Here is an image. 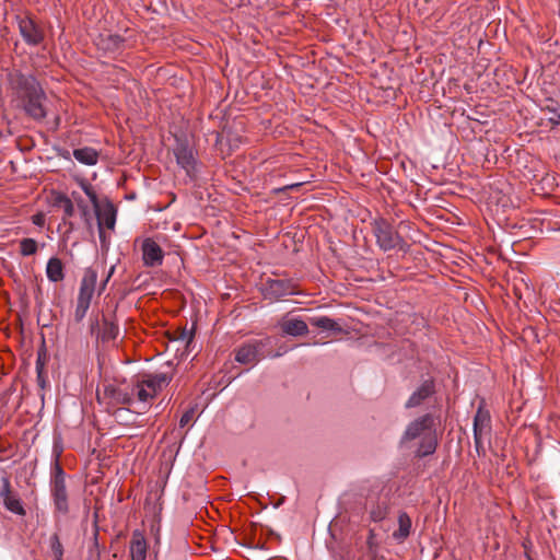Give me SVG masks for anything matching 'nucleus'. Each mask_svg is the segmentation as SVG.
<instances>
[{
    "label": "nucleus",
    "mask_w": 560,
    "mask_h": 560,
    "mask_svg": "<svg viewBox=\"0 0 560 560\" xmlns=\"http://www.w3.org/2000/svg\"><path fill=\"white\" fill-rule=\"evenodd\" d=\"M96 282L97 272L92 268H88L84 271L80 282L78 299H83L84 301L91 302L95 291Z\"/></svg>",
    "instance_id": "nucleus-13"
},
{
    "label": "nucleus",
    "mask_w": 560,
    "mask_h": 560,
    "mask_svg": "<svg viewBox=\"0 0 560 560\" xmlns=\"http://www.w3.org/2000/svg\"><path fill=\"white\" fill-rule=\"evenodd\" d=\"M418 439L420 440L419 447L416 451L418 457H425L435 452L438 441L434 434V420L429 413L407 424L399 444L401 447H409V444Z\"/></svg>",
    "instance_id": "nucleus-2"
},
{
    "label": "nucleus",
    "mask_w": 560,
    "mask_h": 560,
    "mask_svg": "<svg viewBox=\"0 0 560 560\" xmlns=\"http://www.w3.org/2000/svg\"><path fill=\"white\" fill-rule=\"evenodd\" d=\"M103 220H104L105 225L108 229H114L115 223H116V213H115V211L110 209V210L104 212Z\"/></svg>",
    "instance_id": "nucleus-31"
},
{
    "label": "nucleus",
    "mask_w": 560,
    "mask_h": 560,
    "mask_svg": "<svg viewBox=\"0 0 560 560\" xmlns=\"http://www.w3.org/2000/svg\"><path fill=\"white\" fill-rule=\"evenodd\" d=\"M387 516V506L383 504H376L370 511V517L373 522H382Z\"/></svg>",
    "instance_id": "nucleus-26"
},
{
    "label": "nucleus",
    "mask_w": 560,
    "mask_h": 560,
    "mask_svg": "<svg viewBox=\"0 0 560 560\" xmlns=\"http://www.w3.org/2000/svg\"><path fill=\"white\" fill-rule=\"evenodd\" d=\"M18 25L23 40L30 46H37L44 40V33L30 18H18Z\"/></svg>",
    "instance_id": "nucleus-7"
},
{
    "label": "nucleus",
    "mask_w": 560,
    "mask_h": 560,
    "mask_svg": "<svg viewBox=\"0 0 560 560\" xmlns=\"http://www.w3.org/2000/svg\"><path fill=\"white\" fill-rule=\"evenodd\" d=\"M90 304L91 302L89 301H84L83 299H77V305L74 311L75 322H81L85 317L90 308Z\"/></svg>",
    "instance_id": "nucleus-25"
},
{
    "label": "nucleus",
    "mask_w": 560,
    "mask_h": 560,
    "mask_svg": "<svg viewBox=\"0 0 560 560\" xmlns=\"http://www.w3.org/2000/svg\"><path fill=\"white\" fill-rule=\"evenodd\" d=\"M50 548L56 557V560H62L63 548L57 535L51 537Z\"/></svg>",
    "instance_id": "nucleus-30"
},
{
    "label": "nucleus",
    "mask_w": 560,
    "mask_h": 560,
    "mask_svg": "<svg viewBox=\"0 0 560 560\" xmlns=\"http://www.w3.org/2000/svg\"><path fill=\"white\" fill-rule=\"evenodd\" d=\"M491 417L488 410L480 405L474 417V440L476 450L479 451L483 445V440L490 432Z\"/></svg>",
    "instance_id": "nucleus-5"
},
{
    "label": "nucleus",
    "mask_w": 560,
    "mask_h": 560,
    "mask_svg": "<svg viewBox=\"0 0 560 560\" xmlns=\"http://www.w3.org/2000/svg\"><path fill=\"white\" fill-rule=\"evenodd\" d=\"M66 480V474L63 471V469L61 468L58 459L55 460L54 463V466H52V478L51 480Z\"/></svg>",
    "instance_id": "nucleus-32"
},
{
    "label": "nucleus",
    "mask_w": 560,
    "mask_h": 560,
    "mask_svg": "<svg viewBox=\"0 0 560 560\" xmlns=\"http://www.w3.org/2000/svg\"><path fill=\"white\" fill-rule=\"evenodd\" d=\"M0 498L3 499L4 508L20 516H24L26 511L23 506L21 499L18 495L12 494L11 481L8 476L1 478Z\"/></svg>",
    "instance_id": "nucleus-6"
},
{
    "label": "nucleus",
    "mask_w": 560,
    "mask_h": 560,
    "mask_svg": "<svg viewBox=\"0 0 560 560\" xmlns=\"http://www.w3.org/2000/svg\"><path fill=\"white\" fill-rule=\"evenodd\" d=\"M260 342L252 341L240 347L235 354V360L242 364L255 363L258 359Z\"/></svg>",
    "instance_id": "nucleus-14"
},
{
    "label": "nucleus",
    "mask_w": 560,
    "mask_h": 560,
    "mask_svg": "<svg viewBox=\"0 0 560 560\" xmlns=\"http://www.w3.org/2000/svg\"><path fill=\"white\" fill-rule=\"evenodd\" d=\"M63 208H65V213L68 217H71L73 214L74 208H73V205L70 199H68V198L66 199Z\"/></svg>",
    "instance_id": "nucleus-35"
},
{
    "label": "nucleus",
    "mask_w": 560,
    "mask_h": 560,
    "mask_svg": "<svg viewBox=\"0 0 560 560\" xmlns=\"http://www.w3.org/2000/svg\"><path fill=\"white\" fill-rule=\"evenodd\" d=\"M173 152L176 158L177 165L185 171L186 175L190 179H195L197 176V160L194 149L185 139L176 138Z\"/></svg>",
    "instance_id": "nucleus-4"
},
{
    "label": "nucleus",
    "mask_w": 560,
    "mask_h": 560,
    "mask_svg": "<svg viewBox=\"0 0 560 560\" xmlns=\"http://www.w3.org/2000/svg\"><path fill=\"white\" fill-rule=\"evenodd\" d=\"M411 520L407 513L402 512L398 516V529L393 533L397 541H404L410 534Z\"/></svg>",
    "instance_id": "nucleus-21"
},
{
    "label": "nucleus",
    "mask_w": 560,
    "mask_h": 560,
    "mask_svg": "<svg viewBox=\"0 0 560 560\" xmlns=\"http://www.w3.org/2000/svg\"><path fill=\"white\" fill-rule=\"evenodd\" d=\"M142 261L145 267H158L163 264L164 252L161 246L150 237L143 240L141 245Z\"/></svg>",
    "instance_id": "nucleus-8"
},
{
    "label": "nucleus",
    "mask_w": 560,
    "mask_h": 560,
    "mask_svg": "<svg viewBox=\"0 0 560 560\" xmlns=\"http://www.w3.org/2000/svg\"><path fill=\"white\" fill-rule=\"evenodd\" d=\"M542 109L552 115L549 120L553 125H560V96L546 98Z\"/></svg>",
    "instance_id": "nucleus-22"
},
{
    "label": "nucleus",
    "mask_w": 560,
    "mask_h": 560,
    "mask_svg": "<svg viewBox=\"0 0 560 560\" xmlns=\"http://www.w3.org/2000/svg\"><path fill=\"white\" fill-rule=\"evenodd\" d=\"M46 276L50 282H60L65 279L63 264L58 257H51L46 265Z\"/></svg>",
    "instance_id": "nucleus-17"
},
{
    "label": "nucleus",
    "mask_w": 560,
    "mask_h": 560,
    "mask_svg": "<svg viewBox=\"0 0 560 560\" xmlns=\"http://www.w3.org/2000/svg\"><path fill=\"white\" fill-rule=\"evenodd\" d=\"M265 299L278 300L287 295L293 294L290 283L285 280L268 279L261 288Z\"/></svg>",
    "instance_id": "nucleus-9"
},
{
    "label": "nucleus",
    "mask_w": 560,
    "mask_h": 560,
    "mask_svg": "<svg viewBox=\"0 0 560 560\" xmlns=\"http://www.w3.org/2000/svg\"><path fill=\"white\" fill-rule=\"evenodd\" d=\"M11 83L25 114L34 120H43L47 116V97L36 78L16 73L11 78Z\"/></svg>",
    "instance_id": "nucleus-1"
},
{
    "label": "nucleus",
    "mask_w": 560,
    "mask_h": 560,
    "mask_svg": "<svg viewBox=\"0 0 560 560\" xmlns=\"http://www.w3.org/2000/svg\"><path fill=\"white\" fill-rule=\"evenodd\" d=\"M32 222H33V224H35L37 226H43L45 223L44 214H42V213L34 214L32 217Z\"/></svg>",
    "instance_id": "nucleus-34"
},
{
    "label": "nucleus",
    "mask_w": 560,
    "mask_h": 560,
    "mask_svg": "<svg viewBox=\"0 0 560 560\" xmlns=\"http://www.w3.org/2000/svg\"><path fill=\"white\" fill-rule=\"evenodd\" d=\"M50 492L56 510L61 514H67L69 511V504L66 480H51Z\"/></svg>",
    "instance_id": "nucleus-11"
},
{
    "label": "nucleus",
    "mask_w": 560,
    "mask_h": 560,
    "mask_svg": "<svg viewBox=\"0 0 560 560\" xmlns=\"http://www.w3.org/2000/svg\"><path fill=\"white\" fill-rule=\"evenodd\" d=\"M312 325L316 326L318 328H322L324 330H331V331H337V332H340L342 330L341 327L339 326V324L335 319L327 317V316H318V317L313 318Z\"/></svg>",
    "instance_id": "nucleus-23"
},
{
    "label": "nucleus",
    "mask_w": 560,
    "mask_h": 560,
    "mask_svg": "<svg viewBox=\"0 0 560 560\" xmlns=\"http://www.w3.org/2000/svg\"><path fill=\"white\" fill-rule=\"evenodd\" d=\"M194 336H195V332H194V329H187V328H184L179 336L176 338V341L185 345V348L187 349L189 347V345L194 340Z\"/></svg>",
    "instance_id": "nucleus-27"
},
{
    "label": "nucleus",
    "mask_w": 560,
    "mask_h": 560,
    "mask_svg": "<svg viewBox=\"0 0 560 560\" xmlns=\"http://www.w3.org/2000/svg\"><path fill=\"white\" fill-rule=\"evenodd\" d=\"M194 413H195V409L194 408H190V409L186 410L182 415V417L179 419V427L180 428H185L190 422V420L192 419Z\"/></svg>",
    "instance_id": "nucleus-33"
},
{
    "label": "nucleus",
    "mask_w": 560,
    "mask_h": 560,
    "mask_svg": "<svg viewBox=\"0 0 560 560\" xmlns=\"http://www.w3.org/2000/svg\"><path fill=\"white\" fill-rule=\"evenodd\" d=\"M172 381V375L159 372L154 374H149L143 378V382L147 384V387L150 389H154L155 396L162 392L164 387H166Z\"/></svg>",
    "instance_id": "nucleus-15"
},
{
    "label": "nucleus",
    "mask_w": 560,
    "mask_h": 560,
    "mask_svg": "<svg viewBox=\"0 0 560 560\" xmlns=\"http://www.w3.org/2000/svg\"><path fill=\"white\" fill-rule=\"evenodd\" d=\"M112 393L118 402L128 404V405L135 402L133 396L131 395V389L129 392H121V390L116 392V390L112 389Z\"/></svg>",
    "instance_id": "nucleus-28"
},
{
    "label": "nucleus",
    "mask_w": 560,
    "mask_h": 560,
    "mask_svg": "<svg viewBox=\"0 0 560 560\" xmlns=\"http://www.w3.org/2000/svg\"><path fill=\"white\" fill-rule=\"evenodd\" d=\"M114 272H115V266H112L108 270L106 278H105V283L108 282L109 278L114 275Z\"/></svg>",
    "instance_id": "nucleus-36"
},
{
    "label": "nucleus",
    "mask_w": 560,
    "mask_h": 560,
    "mask_svg": "<svg viewBox=\"0 0 560 560\" xmlns=\"http://www.w3.org/2000/svg\"><path fill=\"white\" fill-rule=\"evenodd\" d=\"M148 552V544L143 533L139 529L132 532L129 555L130 560H145Z\"/></svg>",
    "instance_id": "nucleus-12"
},
{
    "label": "nucleus",
    "mask_w": 560,
    "mask_h": 560,
    "mask_svg": "<svg viewBox=\"0 0 560 560\" xmlns=\"http://www.w3.org/2000/svg\"><path fill=\"white\" fill-rule=\"evenodd\" d=\"M372 231L376 243L384 252L392 249H404L406 246L402 237L394 231L392 224L383 218L375 219L372 222Z\"/></svg>",
    "instance_id": "nucleus-3"
},
{
    "label": "nucleus",
    "mask_w": 560,
    "mask_h": 560,
    "mask_svg": "<svg viewBox=\"0 0 560 560\" xmlns=\"http://www.w3.org/2000/svg\"><path fill=\"white\" fill-rule=\"evenodd\" d=\"M74 159L84 165H95L98 161V153L93 148H80L73 151Z\"/></svg>",
    "instance_id": "nucleus-20"
},
{
    "label": "nucleus",
    "mask_w": 560,
    "mask_h": 560,
    "mask_svg": "<svg viewBox=\"0 0 560 560\" xmlns=\"http://www.w3.org/2000/svg\"><path fill=\"white\" fill-rule=\"evenodd\" d=\"M37 252V242L34 238H22L20 241V253L22 256H31Z\"/></svg>",
    "instance_id": "nucleus-24"
},
{
    "label": "nucleus",
    "mask_w": 560,
    "mask_h": 560,
    "mask_svg": "<svg viewBox=\"0 0 560 560\" xmlns=\"http://www.w3.org/2000/svg\"><path fill=\"white\" fill-rule=\"evenodd\" d=\"M106 284H107V283H105V280H104V281L102 282V285H101V288H100V291H103V290L105 289Z\"/></svg>",
    "instance_id": "nucleus-37"
},
{
    "label": "nucleus",
    "mask_w": 560,
    "mask_h": 560,
    "mask_svg": "<svg viewBox=\"0 0 560 560\" xmlns=\"http://www.w3.org/2000/svg\"><path fill=\"white\" fill-rule=\"evenodd\" d=\"M80 186H81L82 190L85 192V195L88 196V198L90 199V201L94 206H97L98 198H97V195H96L95 190L93 189V187L89 183H86L84 180H82L80 183Z\"/></svg>",
    "instance_id": "nucleus-29"
},
{
    "label": "nucleus",
    "mask_w": 560,
    "mask_h": 560,
    "mask_svg": "<svg viewBox=\"0 0 560 560\" xmlns=\"http://www.w3.org/2000/svg\"><path fill=\"white\" fill-rule=\"evenodd\" d=\"M295 186H300V184H295V185H290V186H287V188H293Z\"/></svg>",
    "instance_id": "nucleus-38"
},
{
    "label": "nucleus",
    "mask_w": 560,
    "mask_h": 560,
    "mask_svg": "<svg viewBox=\"0 0 560 560\" xmlns=\"http://www.w3.org/2000/svg\"><path fill=\"white\" fill-rule=\"evenodd\" d=\"M281 329L285 335L289 336H303L307 334V324L301 318H290L281 324Z\"/></svg>",
    "instance_id": "nucleus-16"
},
{
    "label": "nucleus",
    "mask_w": 560,
    "mask_h": 560,
    "mask_svg": "<svg viewBox=\"0 0 560 560\" xmlns=\"http://www.w3.org/2000/svg\"><path fill=\"white\" fill-rule=\"evenodd\" d=\"M434 382L432 378L424 380L410 395L408 400L405 404L407 409L416 408L422 405L429 397H431L434 392Z\"/></svg>",
    "instance_id": "nucleus-10"
},
{
    "label": "nucleus",
    "mask_w": 560,
    "mask_h": 560,
    "mask_svg": "<svg viewBox=\"0 0 560 560\" xmlns=\"http://www.w3.org/2000/svg\"><path fill=\"white\" fill-rule=\"evenodd\" d=\"M120 334L118 325L107 318H103L102 327L100 329V332L97 334V338H100L103 342H109L113 340H116Z\"/></svg>",
    "instance_id": "nucleus-18"
},
{
    "label": "nucleus",
    "mask_w": 560,
    "mask_h": 560,
    "mask_svg": "<svg viewBox=\"0 0 560 560\" xmlns=\"http://www.w3.org/2000/svg\"><path fill=\"white\" fill-rule=\"evenodd\" d=\"M131 395L133 399L144 406L155 397L154 389H150L147 387V384L143 380L138 381L136 384L131 386Z\"/></svg>",
    "instance_id": "nucleus-19"
}]
</instances>
